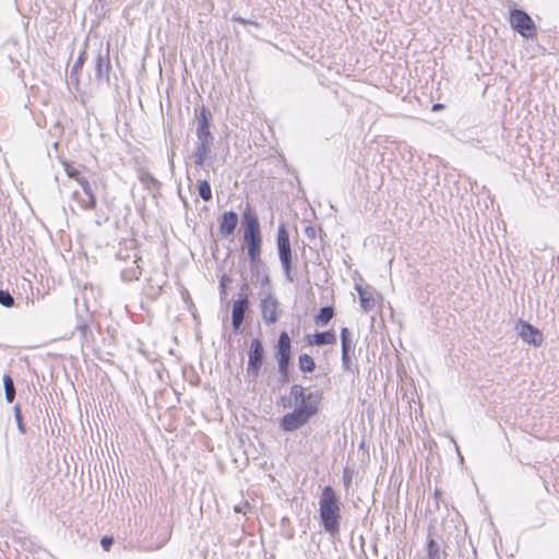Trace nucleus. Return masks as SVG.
<instances>
[{
    "label": "nucleus",
    "mask_w": 559,
    "mask_h": 559,
    "mask_svg": "<svg viewBox=\"0 0 559 559\" xmlns=\"http://www.w3.org/2000/svg\"><path fill=\"white\" fill-rule=\"evenodd\" d=\"M319 518L324 532L331 537L340 534L341 502L331 486H325L320 495Z\"/></svg>",
    "instance_id": "f03ea898"
},
{
    "label": "nucleus",
    "mask_w": 559,
    "mask_h": 559,
    "mask_svg": "<svg viewBox=\"0 0 559 559\" xmlns=\"http://www.w3.org/2000/svg\"><path fill=\"white\" fill-rule=\"evenodd\" d=\"M0 305L7 308L14 305V298L8 290L0 289Z\"/></svg>",
    "instance_id": "bb28decb"
},
{
    "label": "nucleus",
    "mask_w": 559,
    "mask_h": 559,
    "mask_svg": "<svg viewBox=\"0 0 559 559\" xmlns=\"http://www.w3.org/2000/svg\"><path fill=\"white\" fill-rule=\"evenodd\" d=\"M341 344H342V354H349V352L354 348L350 333L347 328H342L341 330Z\"/></svg>",
    "instance_id": "4be33fe9"
},
{
    "label": "nucleus",
    "mask_w": 559,
    "mask_h": 559,
    "mask_svg": "<svg viewBox=\"0 0 559 559\" xmlns=\"http://www.w3.org/2000/svg\"><path fill=\"white\" fill-rule=\"evenodd\" d=\"M198 192H199V195L200 198L203 200V201H210L212 200V190H211V186H210V182L204 179V180H200L198 182Z\"/></svg>",
    "instance_id": "393cba45"
},
{
    "label": "nucleus",
    "mask_w": 559,
    "mask_h": 559,
    "mask_svg": "<svg viewBox=\"0 0 559 559\" xmlns=\"http://www.w3.org/2000/svg\"><path fill=\"white\" fill-rule=\"evenodd\" d=\"M360 306L365 312H369L376 307V299L372 293L360 294Z\"/></svg>",
    "instance_id": "a878e982"
},
{
    "label": "nucleus",
    "mask_w": 559,
    "mask_h": 559,
    "mask_svg": "<svg viewBox=\"0 0 559 559\" xmlns=\"http://www.w3.org/2000/svg\"><path fill=\"white\" fill-rule=\"evenodd\" d=\"M441 108H443L442 104L437 103L432 105V111L440 110Z\"/></svg>",
    "instance_id": "f704fd0d"
},
{
    "label": "nucleus",
    "mask_w": 559,
    "mask_h": 559,
    "mask_svg": "<svg viewBox=\"0 0 559 559\" xmlns=\"http://www.w3.org/2000/svg\"><path fill=\"white\" fill-rule=\"evenodd\" d=\"M243 241L247 246L252 276L262 287L270 284L269 270L261 259L262 235L255 212L248 205L242 212Z\"/></svg>",
    "instance_id": "f257e3e1"
},
{
    "label": "nucleus",
    "mask_w": 559,
    "mask_h": 559,
    "mask_svg": "<svg viewBox=\"0 0 559 559\" xmlns=\"http://www.w3.org/2000/svg\"><path fill=\"white\" fill-rule=\"evenodd\" d=\"M334 317V309L331 306L322 307L314 317V323L320 326L326 325Z\"/></svg>",
    "instance_id": "a211bd4d"
},
{
    "label": "nucleus",
    "mask_w": 559,
    "mask_h": 559,
    "mask_svg": "<svg viewBox=\"0 0 559 559\" xmlns=\"http://www.w3.org/2000/svg\"><path fill=\"white\" fill-rule=\"evenodd\" d=\"M249 285L243 284L240 288V297L235 300L231 311V324L235 331L239 330L245 320V313L248 309Z\"/></svg>",
    "instance_id": "9d476101"
},
{
    "label": "nucleus",
    "mask_w": 559,
    "mask_h": 559,
    "mask_svg": "<svg viewBox=\"0 0 559 559\" xmlns=\"http://www.w3.org/2000/svg\"><path fill=\"white\" fill-rule=\"evenodd\" d=\"M62 166L64 168V171L67 176L70 179L75 180L79 185L83 181H85L87 178L81 174L79 169H76L71 163L63 160Z\"/></svg>",
    "instance_id": "aec40b11"
},
{
    "label": "nucleus",
    "mask_w": 559,
    "mask_h": 559,
    "mask_svg": "<svg viewBox=\"0 0 559 559\" xmlns=\"http://www.w3.org/2000/svg\"><path fill=\"white\" fill-rule=\"evenodd\" d=\"M261 314L267 324L278 320V301L274 296L267 295L261 300Z\"/></svg>",
    "instance_id": "ddd939ff"
},
{
    "label": "nucleus",
    "mask_w": 559,
    "mask_h": 559,
    "mask_svg": "<svg viewBox=\"0 0 559 559\" xmlns=\"http://www.w3.org/2000/svg\"><path fill=\"white\" fill-rule=\"evenodd\" d=\"M14 418L16 420V425H17L20 432L25 433L26 429L23 424L22 413H21V408L19 405L14 406Z\"/></svg>",
    "instance_id": "cd10ccee"
},
{
    "label": "nucleus",
    "mask_w": 559,
    "mask_h": 559,
    "mask_svg": "<svg viewBox=\"0 0 559 559\" xmlns=\"http://www.w3.org/2000/svg\"><path fill=\"white\" fill-rule=\"evenodd\" d=\"M342 366H343V369L346 370V371H354L353 370V362H352V359L349 357V354H342Z\"/></svg>",
    "instance_id": "c756f323"
},
{
    "label": "nucleus",
    "mask_w": 559,
    "mask_h": 559,
    "mask_svg": "<svg viewBox=\"0 0 559 559\" xmlns=\"http://www.w3.org/2000/svg\"><path fill=\"white\" fill-rule=\"evenodd\" d=\"M214 145V135H197L192 157L198 167L210 166L212 159V148Z\"/></svg>",
    "instance_id": "0eeeda50"
},
{
    "label": "nucleus",
    "mask_w": 559,
    "mask_h": 559,
    "mask_svg": "<svg viewBox=\"0 0 559 559\" xmlns=\"http://www.w3.org/2000/svg\"><path fill=\"white\" fill-rule=\"evenodd\" d=\"M557 261H558V263H559V255L557 257Z\"/></svg>",
    "instance_id": "4c0bfd02"
},
{
    "label": "nucleus",
    "mask_w": 559,
    "mask_h": 559,
    "mask_svg": "<svg viewBox=\"0 0 559 559\" xmlns=\"http://www.w3.org/2000/svg\"><path fill=\"white\" fill-rule=\"evenodd\" d=\"M264 358V347L260 338H252L248 353L247 372L253 379H257Z\"/></svg>",
    "instance_id": "6e6552de"
},
{
    "label": "nucleus",
    "mask_w": 559,
    "mask_h": 559,
    "mask_svg": "<svg viewBox=\"0 0 559 559\" xmlns=\"http://www.w3.org/2000/svg\"><path fill=\"white\" fill-rule=\"evenodd\" d=\"M95 79L98 83L109 82V72L111 70L110 58H109V44L103 47L99 45L98 52L95 57Z\"/></svg>",
    "instance_id": "1a4fd4ad"
},
{
    "label": "nucleus",
    "mask_w": 559,
    "mask_h": 559,
    "mask_svg": "<svg viewBox=\"0 0 559 559\" xmlns=\"http://www.w3.org/2000/svg\"><path fill=\"white\" fill-rule=\"evenodd\" d=\"M141 275V267L138 265V261L133 260L130 267H126L121 271V277L126 282L139 280Z\"/></svg>",
    "instance_id": "6ab92c4d"
},
{
    "label": "nucleus",
    "mask_w": 559,
    "mask_h": 559,
    "mask_svg": "<svg viewBox=\"0 0 559 559\" xmlns=\"http://www.w3.org/2000/svg\"><path fill=\"white\" fill-rule=\"evenodd\" d=\"M311 417L306 415L305 409L294 408L292 412L285 414L280 420V427L285 432H293L305 426Z\"/></svg>",
    "instance_id": "9b49d317"
},
{
    "label": "nucleus",
    "mask_w": 559,
    "mask_h": 559,
    "mask_svg": "<svg viewBox=\"0 0 559 559\" xmlns=\"http://www.w3.org/2000/svg\"><path fill=\"white\" fill-rule=\"evenodd\" d=\"M344 480H345V481H348V483L350 481V477H347V476H346V473L344 474Z\"/></svg>",
    "instance_id": "e433bc0d"
},
{
    "label": "nucleus",
    "mask_w": 559,
    "mask_h": 559,
    "mask_svg": "<svg viewBox=\"0 0 559 559\" xmlns=\"http://www.w3.org/2000/svg\"><path fill=\"white\" fill-rule=\"evenodd\" d=\"M80 187L82 188L84 195H82L79 191H73L72 199L79 203L80 207L83 211L95 210L97 205V200L88 179L81 182Z\"/></svg>",
    "instance_id": "f8f14e48"
},
{
    "label": "nucleus",
    "mask_w": 559,
    "mask_h": 559,
    "mask_svg": "<svg viewBox=\"0 0 559 559\" xmlns=\"http://www.w3.org/2000/svg\"><path fill=\"white\" fill-rule=\"evenodd\" d=\"M85 60H86V51L83 50L80 53V56L78 57V59L75 60V62L71 69L70 76H71V79H74L76 83L79 82V72L82 70Z\"/></svg>",
    "instance_id": "5701e85b"
},
{
    "label": "nucleus",
    "mask_w": 559,
    "mask_h": 559,
    "mask_svg": "<svg viewBox=\"0 0 559 559\" xmlns=\"http://www.w3.org/2000/svg\"><path fill=\"white\" fill-rule=\"evenodd\" d=\"M308 343L317 346L332 345L336 343V335L333 331L317 332L309 337Z\"/></svg>",
    "instance_id": "f3484780"
},
{
    "label": "nucleus",
    "mask_w": 559,
    "mask_h": 559,
    "mask_svg": "<svg viewBox=\"0 0 559 559\" xmlns=\"http://www.w3.org/2000/svg\"><path fill=\"white\" fill-rule=\"evenodd\" d=\"M298 367L302 372H312L316 369V362L310 355L301 354L298 357Z\"/></svg>",
    "instance_id": "412c9836"
},
{
    "label": "nucleus",
    "mask_w": 559,
    "mask_h": 559,
    "mask_svg": "<svg viewBox=\"0 0 559 559\" xmlns=\"http://www.w3.org/2000/svg\"><path fill=\"white\" fill-rule=\"evenodd\" d=\"M276 247L284 276L288 283H293L295 274L293 271L292 246L288 230L284 224H281L277 228Z\"/></svg>",
    "instance_id": "20e7f679"
},
{
    "label": "nucleus",
    "mask_w": 559,
    "mask_h": 559,
    "mask_svg": "<svg viewBox=\"0 0 559 559\" xmlns=\"http://www.w3.org/2000/svg\"><path fill=\"white\" fill-rule=\"evenodd\" d=\"M78 331H80L83 338H86L87 333L90 332L87 323L83 322L78 324L76 326Z\"/></svg>",
    "instance_id": "7c9ffc66"
},
{
    "label": "nucleus",
    "mask_w": 559,
    "mask_h": 559,
    "mask_svg": "<svg viewBox=\"0 0 559 559\" xmlns=\"http://www.w3.org/2000/svg\"><path fill=\"white\" fill-rule=\"evenodd\" d=\"M292 341L287 332H282L276 344V360L282 382H288V369L290 365Z\"/></svg>",
    "instance_id": "39448f33"
},
{
    "label": "nucleus",
    "mask_w": 559,
    "mask_h": 559,
    "mask_svg": "<svg viewBox=\"0 0 559 559\" xmlns=\"http://www.w3.org/2000/svg\"><path fill=\"white\" fill-rule=\"evenodd\" d=\"M510 24L524 38L536 36V25L533 19L523 10L515 9L510 12Z\"/></svg>",
    "instance_id": "423d86ee"
},
{
    "label": "nucleus",
    "mask_w": 559,
    "mask_h": 559,
    "mask_svg": "<svg viewBox=\"0 0 559 559\" xmlns=\"http://www.w3.org/2000/svg\"><path fill=\"white\" fill-rule=\"evenodd\" d=\"M231 21L237 22V23H239V24H242V25H245V26H247V25H253V26H255V27H260V23H258L257 21H252V20L243 19V17H241V16H239V15H236V14H235V15H233Z\"/></svg>",
    "instance_id": "c85d7f7f"
},
{
    "label": "nucleus",
    "mask_w": 559,
    "mask_h": 559,
    "mask_svg": "<svg viewBox=\"0 0 559 559\" xmlns=\"http://www.w3.org/2000/svg\"><path fill=\"white\" fill-rule=\"evenodd\" d=\"M212 114L203 105L197 112V130L195 135H213L211 132Z\"/></svg>",
    "instance_id": "2eb2a0df"
},
{
    "label": "nucleus",
    "mask_w": 559,
    "mask_h": 559,
    "mask_svg": "<svg viewBox=\"0 0 559 559\" xmlns=\"http://www.w3.org/2000/svg\"><path fill=\"white\" fill-rule=\"evenodd\" d=\"M111 544H112V538L108 537V536L103 537L100 540V545L105 550H109Z\"/></svg>",
    "instance_id": "2f4dec72"
},
{
    "label": "nucleus",
    "mask_w": 559,
    "mask_h": 559,
    "mask_svg": "<svg viewBox=\"0 0 559 559\" xmlns=\"http://www.w3.org/2000/svg\"><path fill=\"white\" fill-rule=\"evenodd\" d=\"M522 340L534 346H540L543 343L542 332L527 322H522L519 330Z\"/></svg>",
    "instance_id": "4468645a"
},
{
    "label": "nucleus",
    "mask_w": 559,
    "mask_h": 559,
    "mask_svg": "<svg viewBox=\"0 0 559 559\" xmlns=\"http://www.w3.org/2000/svg\"><path fill=\"white\" fill-rule=\"evenodd\" d=\"M306 234L309 237H314V234H316L314 228L313 227H307L306 228Z\"/></svg>",
    "instance_id": "473e14b6"
},
{
    "label": "nucleus",
    "mask_w": 559,
    "mask_h": 559,
    "mask_svg": "<svg viewBox=\"0 0 559 559\" xmlns=\"http://www.w3.org/2000/svg\"><path fill=\"white\" fill-rule=\"evenodd\" d=\"M289 397L296 409H305L306 415L313 417L318 414L322 394L319 391L306 393L301 384L290 386Z\"/></svg>",
    "instance_id": "7ed1b4c3"
},
{
    "label": "nucleus",
    "mask_w": 559,
    "mask_h": 559,
    "mask_svg": "<svg viewBox=\"0 0 559 559\" xmlns=\"http://www.w3.org/2000/svg\"><path fill=\"white\" fill-rule=\"evenodd\" d=\"M238 225V215L235 211L224 212L219 222V233L224 237H229L234 234Z\"/></svg>",
    "instance_id": "dca6fc26"
},
{
    "label": "nucleus",
    "mask_w": 559,
    "mask_h": 559,
    "mask_svg": "<svg viewBox=\"0 0 559 559\" xmlns=\"http://www.w3.org/2000/svg\"><path fill=\"white\" fill-rule=\"evenodd\" d=\"M355 289L357 290L358 295L360 296V294H367L368 290H366L365 288H362L360 285H356L355 286Z\"/></svg>",
    "instance_id": "72a5a7b5"
},
{
    "label": "nucleus",
    "mask_w": 559,
    "mask_h": 559,
    "mask_svg": "<svg viewBox=\"0 0 559 559\" xmlns=\"http://www.w3.org/2000/svg\"><path fill=\"white\" fill-rule=\"evenodd\" d=\"M224 281H225V276H224V277L222 278V281H221V287H222V289H223V290H224V288H225Z\"/></svg>",
    "instance_id": "c9c22d12"
},
{
    "label": "nucleus",
    "mask_w": 559,
    "mask_h": 559,
    "mask_svg": "<svg viewBox=\"0 0 559 559\" xmlns=\"http://www.w3.org/2000/svg\"><path fill=\"white\" fill-rule=\"evenodd\" d=\"M3 384H4L5 400L9 403H11V402H13V400L15 397V388H14V382L9 374H4Z\"/></svg>",
    "instance_id": "b1692460"
}]
</instances>
